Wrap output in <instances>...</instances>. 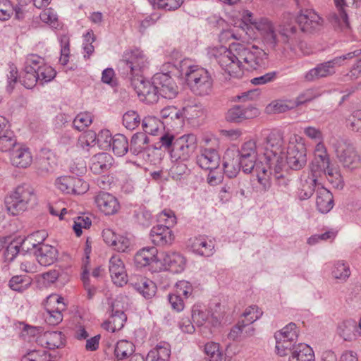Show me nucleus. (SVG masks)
I'll return each mask as SVG.
<instances>
[{
    "mask_svg": "<svg viewBox=\"0 0 361 361\" xmlns=\"http://www.w3.org/2000/svg\"><path fill=\"white\" fill-rule=\"evenodd\" d=\"M212 56L222 70L233 78H240L244 70L252 71L267 64L266 52L255 46L231 43L229 48L220 47L212 50Z\"/></svg>",
    "mask_w": 361,
    "mask_h": 361,
    "instance_id": "f257e3e1",
    "label": "nucleus"
},
{
    "mask_svg": "<svg viewBox=\"0 0 361 361\" xmlns=\"http://www.w3.org/2000/svg\"><path fill=\"white\" fill-rule=\"evenodd\" d=\"M133 83L138 96L147 104L157 102L159 95L171 99L178 93L176 83L168 73H156L152 82L137 78L133 80Z\"/></svg>",
    "mask_w": 361,
    "mask_h": 361,
    "instance_id": "f03ea898",
    "label": "nucleus"
},
{
    "mask_svg": "<svg viewBox=\"0 0 361 361\" xmlns=\"http://www.w3.org/2000/svg\"><path fill=\"white\" fill-rule=\"evenodd\" d=\"M180 73L185 79L189 89L195 95L205 96L212 92L213 79L207 69L197 65H190L188 60H183L180 63Z\"/></svg>",
    "mask_w": 361,
    "mask_h": 361,
    "instance_id": "7ed1b4c3",
    "label": "nucleus"
},
{
    "mask_svg": "<svg viewBox=\"0 0 361 361\" xmlns=\"http://www.w3.org/2000/svg\"><path fill=\"white\" fill-rule=\"evenodd\" d=\"M329 144L339 163L344 169L353 171L360 166V156L350 140L342 137H332Z\"/></svg>",
    "mask_w": 361,
    "mask_h": 361,
    "instance_id": "20e7f679",
    "label": "nucleus"
},
{
    "mask_svg": "<svg viewBox=\"0 0 361 361\" xmlns=\"http://www.w3.org/2000/svg\"><path fill=\"white\" fill-rule=\"evenodd\" d=\"M283 140L281 135H271L266 140L264 153L269 168L274 173L276 178L283 177L281 173L284 166V157L282 155Z\"/></svg>",
    "mask_w": 361,
    "mask_h": 361,
    "instance_id": "39448f33",
    "label": "nucleus"
},
{
    "mask_svg": "<svg viewBox=\"0 0 361 361\" xmlns=\"http://www.w3.org/2000/svg\"><path fill=\"white\" fill-rule=\"evenodd\" d=\"M33 188L28 184H22L5 198V205L8 212L15 216L25 211L30 202L35 199Z\"/></svg>",
    "mask_w": 361,
    "mask_h": 361,
    "instance_id": "423d86ee",
    "label": "nucleus"
},
{
    "mask_svg": "<svg viewBox=\"0 0 361 361\" xmlns=\"http://www.w3.org/2000/svg\"><path fill=\"white\" fill-rule=\"evenodd\" d=\"M286 163L293 170L302 169L307 163L306 148L304 140L298 135L290 136L286 154Z\"/></svg>",
    "mask_w": 361,
    "mask_h": 361,
    "instance_id": "0eeeda50",
    "label": "nucleus"
},
{
    "mask_svg": "<svg viewBox=\"0 0 361 361\" xmlns=\"http://www.w3.org/2000/svg\"><path fill=\"white\" fill-rule=\"evenodd\" d=\"M197 147V137L193 134L184 135L176 139L173 148L171 150L173 162H185L190 159Z\"/></svg>",
    "mask_w": 361,
    "mask_h": 361,
    "instance_id": "6e6552de",
    "label": "nucleus"
},
{
    "mask_svg": "<svg viewBox=\"0 0 361 361\" xmlns=\"http://www.w3.org/2000/svg\"><path fill=\"white\" fill-rule=\"evenodd\" d=\"M234 150L243 171L245 173H251L256 165L258 152L260 150L256 142L252 140H248L243 142L238 149Z\"/></svg>",
    "mask_w": 361,
    "mask_h": 361,
    "instance_id": "1a4fd4ad",
    "label": "nucleus"
},
{
    "mask_svg": "<svg viewBox=\"0 0 361 361\" xmlns=\"http://www.w3.org/2000/svg\"><path fill=\"white\" fill-rule=\"evenodd\" d=\"M278 26L267 18H260L254 22V27L259 32L263 43L275 50L280 42Z\"/></svg>",
    "mask_w": 361,
    "mask_h": 361,
    "instance_id": "9d476101",
    "label": "nucleus"
},
{
    "mask_svg": "<svg viewBox=\"0 0 361 361\" xmlns=\"http://www.w3.org/2000/svg\"><path fill=\"white\" fill-rule=\"evenodd\" d=\"M55 185L58 189L67 194L82 195L89 188V184L82 178L64 176L56 180Z\"/></svg>",
    "mask_w": 361,
    "mask_h": 361,
    "instance_id": "9b49d317",
    "label": "nucleus"
},
{
    "mask_svg": "<svg viewBox=\"0 0 361 361\" xmlns=\"http://www.w3.org/2000/svg\"><path fill=\"white\" fill-rule=\"evenodd\" d=\"M147 60L142 51L136 49L126 54L125 59L120 61L119 66L132 75H138L140 70L145 67Z\"/></svg>",
    "mask_w": 361,
    "mask_h": 361,
    "instance_id": "f8f14e48",
    "label": "nucleus"
},
{
    "mask_svg": "<svg viewBox=\"0 0 361 361\" xmlns=\"http://www.w3.org/2000/svg\"><path fill=\"white\" fill-rule=\"evenodd\" d=\"M296 21L302 32L309 33L319 30L323 25L322 18L312 10L301 11Z\"/></svg>",
    "mask_w": 361,
    "mask_h": 361,
    "instance_id": "ddd939ff",
    "label": "nucleus"
},
{
    "mask_svg": "<svg viewBox=\"0 0 361 361\" xmlns=\"http://www.w3.org/2000/svg\"><path fill=\"white\" fill-rule=\"evenodd\" d=\"M337 12H331L328 16V19L334 27L341 31L350 29L348 15L344 10L346 5L345 0H334Z\"/></svg>",
    "mask_w": 361,
    "mask_h": 361,
    "instance_id": "4468645a",
    "label": "nucleus"
},
{
    "mask_svg": "<svg viewBox=\"0 0 361 361\" xmlns=\"http://www.w3.org/2000/svg\"><path fill=\"white\" fill-rule=\"evenodd\" d=\"M118 307V301H114L111 305V314L108 320L102 324V327L108 331L115 332L121 329L127 319L122 310Z\"/></svg>",
    "mask_w": 361,
    "mask_h": 361,
    "instance_id": "2eb2a0df",
    "label": "nucleus"
},
{
    "mask_svg": "<svg viewBox=\"0 0 361 361\" xmlns=\"http://www.w3.org/2000/svg\"><path fill=\"white\" fill-rule=\"evenodd\" d=\"M258 114V109L252 105H236L228 111L226 118L230 122L239 123L256 117Z\"/></svg>",
    "mask_w": 361,
    "mask_h": 361,
    "instance_id": "dca6fc26",
    "label": "nucleus"
},
{
    "mask_svg": "<svg viewBox=\"0 0 361 361\" xmlns=\"http://www.w3.org/2000/svg\"><path fill=\"white\" fill-rule=\"evenodd\" d=\"M280 42L287 45L290 49L299 42L298 31L291 22H283L278 25Z\"/></svg>",
    "mask_w": 361,
    "mask_h": 361,
    "instance_id": "f3484780",
    "label": "nucleus"
},
{
    "mask_svg": "<svg viewBox=\"0 0 361 361\" xmlns=\"http://www.w3.org/2000/svg\"><path fill=\"white\" fill-rule=\"evenodd\" d=\"M94 202L100 211L106 215L114 214L120 208L116 197L106 192H99L95 196Z\"/></svg>",
    "mask_w": 361,
    "mask_h": 361,
    "instance_id": "a211bd4d",
    "label": "nucleus"
},
{
    "mask_svg": "<svg viewBox=\"0 0 361 361\" xmlns=\"http://www.w3.org/2000/svg\"><path fill=\"white\" fill-rule=\"evenodd\" d=\"M109 272L112 281L117 286H123L126 284L127 274L124 264L119 256L114 255L109 260Z\"/></svg>",
    "mask_w": 361,
    "mask_h": 361,
    "instance_id": "6ab92c4d",
    "label": "nucleus"
},
{
    "mask_svg": "<svg viewBox=\"0 0 361 361\" xmlns=\"http://www.w3.org/2000/svg\"><path fill=\"white\" fill-rule=\"evenodd\" d=\"M37 173L44 176L54 171L56 165V159L54 154L49 149L41 150L37 159Z\"/></svg>",
    "mask_w": 361,
    "mask_h": 361,
    "instance_id": "aec40b11",
    "label": "nucleus"
},
{
    "mask_svg": "<svg viewBox=\"0 0 361 361\" xmlns=\"http://www.w3.org/2000/svg\"><path fill=\"white\" fill-rule=\"evenodd\" d=\"M152 242L159 246L171 245L174 240V235L169 226L159 224L154 226L150 232Z\"/></svg>",
    "mask_w": 361,
    "mask_h": 361,
    "instance_id": "412c9836",
    "label": "nucleus"
},
{
    "mask_svg": "<svg viewBox=\"0 0 361 361\" xmlns=\"http://www.w3.org/2000/svg\"><path fill=\"white\" fill-rule=\"evenodd\" d=\"M220 157L216 150L204 149L197 157V164L203 169L212 171L219 166Z\"/></svg>",
    "mask_w": 361,
    "mask_h": 361,
    "instance_id": "4be33fe9",
    "label": "nucleus"
},
{
    "mask_svg": "<svg viewBox=\"0 0 361 361\" xmlns=\"http://www.w3.org/2000/svg\"><path fill=\"white\" fill-rule=\"evenodd\" d=\"M236 152L233 149H228L223 157V169L226 176L234 178L242 169L239 160L235 157Z\"/></svg>",
    "mask_w": 361,
    "mask_h": 361,
    "instance_id": "5701e85b",
    "label": "nucleus"
},
{
    "mask_svg": "<svg viewBox=\"0 0 361 361\" xmlns=\"http://www.w3.org/2000/svg\"><path fill=\"white\" fill-rule=\"evenodd\" d=\"M64 335L61 331H47L37 338V342L46 348H59L64 345Z\"/></svg>",
    "mask_w": 361,
    "mask_h": 361,
    "instance_id": "b1692460",
    "label": "nucleus"
},
{
    "mask_svg": "<svg viewBox=\"0 0 361 361\" xmlns=\"http://www.w3.org/2000/svg\"><path fill=\"white\" fill-rule=\"evenodd\" d=\"M159 259L158 250L154 246L142 248L134 257L135 263L140 267H146L152 262H158Z\"/></svg>",
    "mask_w": 361,
    "mask_h": 361,
    "instance_id": "393cba45",
    "label": "nucleus"
},
{
    "mask_svg": "<svg viewBox=\"0 0 361 361\" xmlns=\"http://www.w3.org/2000/svg\"><path fill=\"white\" fill-rule=\"evenodd\" d=\"M10 159L12 165L18 168H26L32 163L30 152L20 144L10 152Z\"/></svg>",
    "mask_w": 361,
    "mask_h": 361,
    "instance_id": "a878e982",
    "label": "nucleus"
},
{
    "mask_svg": "<svg viewBox=\"0 0 361 361\" xmlns=\"http://www.w3.org/2000/svg\"><path fill=\"white\" fill-rule=\"evenodd\" d=\"M114 158L108 153L102 152L94 155L91 160L90 169L96 174L104 173L110 169Z\"/></svg>",
    "mask_w": 361,
    "mask_h": 361,
    "instance_id": "bb28decb",
    "label": "nucleus"
},
{
    "mask_svg": "<svg viewBox=\"0 0 361 361\" xmlns=\"http://www.w3.org/2000/svg\"><path fill=\"white\" fill-rule=\"evenodd\" d=\"M38 262L42 266H49L57 259L58 251L49 245H42L35 251Z\"/></svg>",
    "mask_w": 361,
    "mask_h": 361,
    "instance_id": "cd10ccee",
    "label": "nucleus"
},
{
    "mask_svg": "<svg viewBox=\"0 0 361 361\" xmlns=\"http://www.w3.org/2000/svg\"><path fill=\"white\" fill-rule=\"evenodd\" d=\"M160 262L165 267L179 271L184 269L185 261L184 257L176 252H162L159 255Z\"/></svg>",
    "mask_w": 361,
    "mask_h": 361,
    "instance_id": "c85d7f7f",
    "label": "nucleus"
},
{
    "mask_svg": "<svg viewBox=\"0 0 361 361\" xmlns=\"http://www.w3.org/2000/svg\"><path fill=\"white\" fill-rule=\"evenodd\" d=\"M316 205L318 211L322 214H327L334 207V196L332 193L324 188L317 191Z\"/></svg>",
    "mask_w": 361,
    "mask_h": 361,
    "instance_id": "c756f323",
    "label": "nucleus"
},
{
    "mask_svg": "<svg viewBox=\"0 0 361 361\" xmlns=\"http://www.w3.org/2000/svg\"><path fill=\"white\" fill-rule=\"evenodd\" d=\"M189 246L193 252L201 256L209 257L213 254V243L208 241L204 236L190 238Z\"/></svg>",
    "mask_w": 361,
    "mask_h": 361,
    "instance_id": "7c9ffc66",
    "label": "nucleus"
},
{
    "mask_svg": "<svg viewBox=\"0 0 361 361\" xmlns=\"http://www.w3.org/2000/svg\"><path fill=\"white\" fill-rule=\"evenodd\" d=\"M335 73V69L329 61L318 64L315 68L310 69L305 75L306 81L312 82L322 78L331 76Z\"/></svg>",
    "mask_w": 361,
    "mask_h": 361,
    "instance_id": "2f4dec72",
    "label": "nucleus"
},
{
    "mask_svg": "<svg viewBox=\"0 0 361 361\" xmlns=\"http://www.w3.org/2000/svg\"><path fill=\"white\" fill-rule=\"evenodd\" d=\"M170 355L169 344L160 343L148 353L144 361H169Z\"/></svg>",
    "mask_w": 361,
    "mask_h": 361,
    "instance_id": "473e14b6",
    "label": "nucleus"
},
{
    "mask_svg": "<svg viewBox=\"0 0 361 361\" xmlns=\"http://www.w3.org/2000/svg\"><path fill=\"white\" fill-rule=\"evenodd\" d=\"M288 360L315 361L314 353L310 345L305 343H299L296 346H293L292 354Z\"/></svg>",
    "mask_w": 361,
    "mask_h": 361,
    "instance_id": "72a5a7b5",
    "label": "nucleus"
},
{
    "mask_svg": "<svg viewBox=\"0 0 361 361\" xmlns=\"http://www.w3.org/2000/svg\"><path fill=\"white\" fill-rule=\"evenodd\" d=\"M149 140L147 135L144 133H137L134 134L130 140L129 145L130 152L134 155H138L147 149L149 147Z\"/></svg>",
    "mask_w": 361,
    "mask_h": 361,
    "instance_id": "f704fd0d",
    "label": "nucleus"
},
{
    "mask_svg": "<svg viewBox=\"0 0 361 361\" xmlns=\"http://www.w3.org/2000/svg\"><path fill=\"white\" fill-rule=\"evenodd\" d=\"M317 179L314 177L308 176L305 179H301L298 188L297 195L300 200H306L310 198L317 184Z\"/></svg>",
    "mask_w": 361,
    "mask_h": 361,
    "instance_id": "c9c22d12",
    "label": "nucleus"
},
{
    "mask_svg": "<svg viewBox=\"0 0 361 361\" xmlns=\"http://www.w3.org/2000/svg\"><path fill=\"white\" fill-rule=\"evenodd\" d=\"M109 146L112 151L118 157L125 155L129 150V143L127 137L122 134H116L113 137H110Z\"/></svg>",
    "mask_w": 361,
    "mask_h": 361,
    "instance_id": "e433bc0d",
    "label": "nucleus"
},
{
    "mask_svg": "<svg viewBox=\"0 0 361 361\" xmlns=\"http://www.w3.org/2000/svg\"><path fill=\"white\" fill-rule=\"evenodd\" d=\"M192 318L193 322L198 326H205L209 327L212 324L213 326L217 325L219 322L216 317L209 316V312L201 311L197 308H193L192 310Z\"/></svg>",
    "mask_w": 361,
    "mask_h": 361,
    "instance_id": "4c0bfd02",
    "label": "nucleus"
},
{
    "mask_svg": "<svg viewBox=\"0 0 361 361\" xmlns=\"http://www.w3.org/2000/svg\"><path fill=\"white\" fill-rule=\"evenodd\" d=\"M358 328L355 322H343L338 328V335L346 341H351L357 338Z\"/></svg>",
    "mask_w": 361,
    "mask_h": 361,
    "instance_id": "58836bf2",
    "label": "nucleus"
},
{
    "mask_svg": "<svg viewBox=\"0 0 361 361\" xmlns=\"http://www.w3.org/2000/svg\"><path fill=\"white\" fill-rule=\"evenodd\" d=\"M36 75L37 71L35 67L25 66L19 80L24 87L30 89L38 82V78Z\"/></svg>",
    "mask_w": 361,
    "mask_h": 361,
    "instance_id": "ea45409f",
    "label": "nucleus"
},
{
    "mask_svg": "<svg viewBox=\"0 0 361 361\" xmlns=\"http://www.w3.org/2000/svg\"><path fill=\"white\" fill-rule=\"evenodd\" d=\"M19 143L17 142L13 132L11 130L6 131L0 135V151L11 152Z\"/></svg>",
    "mask_w": 361,
    "mask_h": 361,
    "instance_id": "a19ab883",
    "label": "nucleus"
},
{
    "mask_svg": "<svg viewBox=\"0 0 361 361\" xmlns=\"http://www.w3.org/2000/svg\"><path fill=\"white\" fill-rule=\"evenodd\" d=\"M97 142L101 146V134L97 137L94 131L87 130L79 137L78 145L85 149L94 146Z\"/></svg>",
    "mask_w": 361,
    "mask_h": 361,
    "instance_id": "79ce46f5",
    "label": "nucleus"
},
{
    "mask_svg": "<svg viewBox=\"0 0 361 361\" xmlns=\"http://www.w3.org/2000/svg\"><path fill=\"white\" fill-rule=\"evenodd\" d=\"M331 274L336 279L345 281L350 276V267L347 263L339 260L334 264Z\"/></svg>",
    "mask_w": 361,
    "mask_h": 361,
    "instance_id": "37998d69",
    "label": "nucleus"
},
{
    "mask_svg": "<svg viewBox=\"0 0 361 361\" xmlns=\"http://www.w3.org/2000/svg\"><path fill=\"white\" fill-rule=\"evenodd\" d=\"M298 331L295 324L289 323L281 330L274 334L276 340L289 339L290 341H296L298 339Z\"/></svg>",
    "mask_w": 361,
    "mask_h": 361,
    "instance_id": "c03bdc74",
    "label": "nucleus"
},
{
    "mask_svg": "<svg viewBox=\"0 0 361 361\" xmlns=\"http://www.w3.org/2000/svg\"><path fill=\"white\" fill-rule=\"evenodd\" d=\"M134 352V345L126 340L119 341L115 348L114 353L119 360H123L131 355Z\"/></svg>",
    "mask_w": 361,
    "mask_h": 361,
    "instance_id": "a18cd8bd",
    "label": "nucleus"
},
{
    "mask_svg": "<svg viewBox=\"0 0 361 361\" xmlns=\"http://www.w3.org/2000/svg\"><path fill=\"white\" fill-rule=\"evenodd\" d=\"M204 352L209 357V361H223V353L218 343H207L204 346Z\"/></svg>",
    "mask_w": 361,
    "mask_h": 361,
    "instance_id": "49530a36",
    "label": "nucleus"
},
{
    "mask_svg": "<svg viewBox=\"0 0 361 361\" xmlns=\"http://www.w3.org/2000/svg\"><path fill=\"white\" fill-rule=\"evenodd\" d=\"M66 309L65 304H63V307H56L53 310L46 307L45 321L50 325H57L63 320L62 311Z\"/></svg>",
    "mask_w": 361,
    "mask_h": 361,
    "instance_id": "de8ad7c7",
    "label": "nucleus"
},
{
    "mask_svg": "<svg viewBox=\"0 0 361 361\" xmlns=\"http://www.w3.org/2000/svg\"><path fill=\"white\" fill-rule=\"evenodd\" d=\"M31 284V279L27 276H14L9 281V287L18 292L26 290Z\"/></svg>",
    "mask_w": 361,
    "mask_h": 361,
    "instance_id": "09e8293b",
    "label": "nucleus"
},
{
    "mask_svg": "<svg viewBox=\"0 0 361 361\" xmlns=\"http://www.w3.org/2000/svg\"><path fill=\"white\" fill-rule=\"evenodd\" d=\"M295 104L291 102H285L281 100L274 101L266 107V111L268 114H281L293 109Z\"/></svg>",
    "mask_w": 361,
    "mask_h": 361,
    "instance_id": "8fccbe9b",
    "label": "nucleus"
},
{
    "mask_svg": "<svg viewBox=\"0 0 361 361\" xmlns=\"http://www.w3.org/2000/svg\"><path fill=\"white\" fill-rule=\"evenodd\" d=\"M136 289L145 298H151L156 293L155 284L152 281L146 279H142L136 284Z\"/></svg>",
    "mask_w": 361,
    "mask_h": 361,
    "instance_id": "3c124183",
    "label": "nucleus"
},
{
    "mask_svg": "<svg viewBox=\"0 0 361 361\" xmlns=\"http://www.w3.org/2000/svg\"><path fill=\"white\" fill-rule=\"evenodd\" d=\"M324 175L326 176L328 180L333 187L337 189H343L344 186V181L338 169L330 166Z\"/></svg>",
    "mask_w": 361,
    "mask_h": 361,
    "instance_id": "603ef678",
    "label": "nucleus"
},
{
    "mask_svg": "<svg viewBox=\"0 0 361 361\" xmlns=\"http://www.w3.org/2000/svg\"><path fill=\"white\" fill-rule=\"evenodd\" d=\"M37 75L38 78V82L43 85L45 82H50L56 76V71L51 66L46 65L45 63L39 69H36Z\"/></svg>",
    "mask_w": 361,
    "mask_h": 361,
    "instance_id": "864d4df0",
    "label": "nucleus"
},
{
    "mask_svg": "<svg viewBox=\"0 0 361 361\" xmlns=\"http://www.w3.org/2000/svg\"><path fill=\"white\" fill-rule=\"evenodd\" d=\"M262 311L257 306L251 305L246 308L243 312V317L244 319L243 320L245 321L247 326H250L251 324L259 319L262 317Z\"/></svg>",
    "mask_w": 361,
    "mask_h": 361,
    "instance_id": "5fc2aeb1",
    "label": "nucleus"
},
{
    "mask_svg": "<svg viewBox=\"0 0 361 361\" xmlns=\"http://www.w3.org/2000/svg\"><path fill=\"white\" fill-rule=\"evenodd\" d=\"M140 117L135 111H128L123 116V124L129 129L134 130L140 123Z\"/></svg>",
    "mask_w": 361,
    "mask_h": 361,
    "instance_id": "6e6d98bb",
    "label": "nucleus"
},
{
    "mask_svg": "<svg viewBox=\"0 0 361 361\" xmlns=\"http://www.w3.org/2000/svg\"><path fill=\"white\" fill-rule=\"evenodd\" d=\"M160 121L154 116H147L143 118L142 122L144 133L155 135L159 130Z\"/></svg>",
    "mask_w": 361,
    "mask_h": 361,
    "instance_id": "4d7b16f0",
    "label": "nucleus"
},
{
    "mask_svg": "<svg viewBox=\"0 0 361 361\" xmlns=\"http://www.w3.org/2000/svg\"><path fill=\"white\" fill-rule=\"evenodd\" d=\"M296 341H290L289 339L276 340V350L280 356H286L289 353L292 354L293 343Z\"/></svg>",
    "mask_w": 361,
    "mask_h": 361,
    "instance_id": "13d9d810",
    "label": "nucleus"
},
{
    "mask_svg": "<svg viewBox=\"0 0 361 361\" xmlns=\"http://www.w3.org/2000/svg\"><path fill=\"white\" fill-rule=\"evenodd\" d=\"M330 166V164H322V162L313 159L310 165L311 171V176H310L318 180V178L324 174Z\"/></svg>",
    "mask_w": 361,
    "mask_h": 361,
    "instance_id": "bf43d9fd",
    "label": "nucleus"
},
{
    "mask_svg": "<svg viewBox=\"0 0 361 361\" xmlns=\"http://www.w3.org/2000/svg\"><path fill=\"white\" fill-rule=\"evenodd\" d=\"M346 122L347 126L351 130L361 133V110L353 111Z\"/></svg>",
    "mask_w": 361,
    "mask_h": 361,
    "instance_id": "052dcab7",
    "label": "nucleus"
},
{
    "mask_svg": "<svg viewBox=\"0 0 361 361\" xmlns=\"http://www.w3.org/2000/svg\"><path fill=\"white\" fill-rule=\"evenodd\" d=\"M92 122V116L88 113H80L73 120V125L78 130H82Z\"/></svg>",
    "mask_w": 361,
    "mask_h": 361,
    "instance_id": "680f3d73",
    "label": "nucleus"
},
{
    "mask_svg": "<svg viewBox=\"0 0 361 361\" xmlns=\"http://www.w3.org/2000/svg\"><path fill=\"white\" fill-rule=\"evenodd\" d=\"M176 138H175L174 135L169 133H165L159 137V143L160 144V145L159 147H156V149H163L164 150H166L171 155V149L173 148V145L176 142Z\"/></svg>",
    "mask_w": 361,
    "mask_h": 361,
    "instance_id": "e2e57ef3",
    "label": "nucleus"
},
{
    "mask_svg": "<svg viewBox=\"0 0 361 361\" xmlns=\"http://www.w3.org/2000/svg\"><path fill=\"white\" fill-rule=\"evenodd\" d=\"M158 221L164 223V226L173 227L176 224V217L173 211L170 209H164L158 216Z\"/></svg>",
    "mask_w": 361,
    "mask_h": 361,
    "instance_id": "0e129e2a",
    "label": "nucleus"
},
{
    "mask_svg": "<svg viewBox=\"0 0 361 361\" xmlns=\"http://www.w3.org/2000/svg\"><path fill=\"white\" fill-rule=\"evenodd\" d=\"M190 170L185 164L183 162L173 165L171 169L172 178L175 180H180L184 176L188 175Z\"/></svg>",
    "mask_w": 361,
    "mask_h": 361,
    "instance_id": "69168bd1",
    "label": "nucleus"
},
{
    "mask_svg": "<svg viewBox=\"0 0 361 361\" xmlns=\"http://www.w3.org/2000/svg\"><path fill=\"white\" fill-rule=\"evenodd\" d=\"M61 57L59 59L60 63L65 66L68 62L70 49H69V39L67 36L63 35L61 37Z\"/></svg>",
    "mask_w": 361,
    "mask_h": 361,
    "instance_id": "338daca9",
    "label": "nucleus"
},
{
    "mask_svg": "<svg viewBox=\"0 0 361 361\" xmlns=\"http://www.w3.org/2000/svg\"><path fill=\"white\" fill-rule=\"evenodd\" d=\"M14 11L13 6L8 0H0V20H7Z\"/></svg>",
    "mask_w": 361,
    "mask_h": 361,
    "instance_id": "774afa93",
    "label": "nucleus"
}]
</instances>
